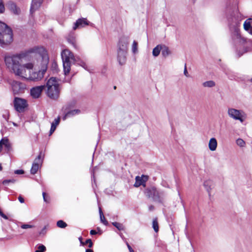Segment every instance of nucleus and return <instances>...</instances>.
I'll return each mask as SVG.
<instances>
[{"mask_svg": "<svg viewBox=\"0 0 252 252\" xmlns=\"http://www.w3.org/2000/svg\"><path fill=\"white\" fill-rule=\"evenodd\" d=\"M6 64L14 74L26 81L41 80L47 70L49 57L43 46H35L16 55L6 57Z\"/></svg>", "mask_w": 252, "mask_h": 252, "instance_id": "obj_1", "label": "nucleus"}, {"mask_svg": "<svg viewBox=\"0 0 252 252\" xmlns=\"http://www.w3.org/2000/svg\"><path fill=\"white\" fill-rule=\"evenodd\" d=\"M61 57L63 61V72L65 75H67L71 69L72 63H77L84 68L86 67V64L78 57L75 56L68 49H65L61 52Z\"/></svg>", "mask_w": 252, "mask_h": 252, "instance_id": "obj_2", "label": "nucleus"}, {"mask_svg": "<svg viewBox=\"0 0 252 252\" xmlns=\"http://www.w3.org/2000/svg\"><path fill=\"white\" fill-rule=\"evenodd\" d=\"M44 86L47 95L52 99H57L60 95L59 80L55 77L49 78Z\"/></svg>", "mask_w": 252, "mask_h": 252, "instance_id": "obj_3", "label": "nucleus"}, {"mask_svg": "<svg viewBox=\"0 0 252 252\" xmlns=\"http://www.w3.org/2000/svg\"><path fill=\"white\" fill-rule=\"evenodd\" d=\"M13 40L11 29L5 23L0 21V44L1 46L8 45Z\"/></svg>", "mask_w": 252, "mask_h": 252, "instance_id": "obj_4", "label": "nucleus"}, {"mask_svg": "<svg viewBox=\"0 0 252 252\" xmlns=\"http://www.w3.org/2000/svg\"><path fill=\"white\" fill-rule=\"evenodd\" d=\"M227 114L230 118L239 121L241 123H243L246 118V114L243 111L233 108H228Z\"/></svg>", "mask_w": 252, "mask_h": 252, "instance_id": "obj_5", "label": "nucleus"}, {"mask_svg": "<svg viewBox=\"0 0 252 252\" xmlns=\"http://www.w3.org/2000/svg\"><path fill=\"white\" fill-rule=\"evenodd\" d=\"M12 89L14 94L24 93L27 89V85L24 83L14 81L11 84Z\"/></svg>", "mask_w": 252, "mask_h": 252, "instance_id": "obj_6", "label": "nucleus"}, {"mask_svg": "<svg viewBox=\"0 0 252 252\" xmlns=\"http://www.w3.org/2000/svg\"><path fill=\"white\" fill-rule=\"evenodd\" d=\"M27 106L28 104L26 100L19 97L15 98L14 107L17 111H23Z\"/></svg>", "mask_w": 252, "mask_h": 252, "instance_id": "obj_7", "label": "nucleus"}, {"mask_svg": "<svg viewBox=\"0 0 252 252\" xmlns=\"http://www.w3.org/2000/svg\"><path fill=\"white\" fill-rule=\"evenodd\" d=\"M91 23L85 18H81L77 19L74 23L72 29L74 31L79 28H83L87 26H89Z\"/></svg>", "mask_w": 252, "mask_h": 252, "instance_id": "obj_8", "label": "nucleus"}, {"mask_svg": "<svg viewBox=\"0 0 252 252\" xmlns=\"http://www.w3.org/2000/svg\"><path fill=\"white\" fill-rule=\"evenodd\" d=\"M145 193L147 196L154 199L159 198L163 195L162 192H159V191H157L156 189L154 187H151L149 189H146Z\"/></svg>", "mask_w": 252, "mask_h": 252, "instance_id": "obj_9", "label": "nucleus"}, {"mask_svg": "<svg viewBox=\"0 0 252 252\" xmlns=\"http://www.w3.org/2000/svg\"><path fill=\"white\" fill-rule=\"evenodd\" d=\"M42 157V153H40L38 157L35 159L31 169V174H35L37 172L40 165L42 163L41 158Z\"/></svg>", "mask_w": 252, "mask_h": 252, "instance_id": "obj_10", "label": "nucleus"}, {"mask_svg": "<svg viewBox=\"0 0 252 252\" xmlns=\"http://www.w3.org/2000/svg\"><path fill=\"white\" fill-rule=\"evenodd\" d=\"M129 42L128 37L127 36H122L120 38L118 45V50L123 51H127L128 45Z\"/></svg>", "mask_w": 252, "mask_h": 252, "instance_id": "obj_11", "label": "nucleus"}, {"mask_svg": "<svg viewBox=\"0 0 252 252\" xmlns=\"http://www.w3.org/2000/svg\"><path fill=\"white\" fill-rule=\"evenodd\" d=\"M44 86H39L33 87L31 90V94L32 97L36 98H38L41 94Z\"/></svg>", "mask_w": 252, "mask_h": 252, "instance_id": "obj_12", "label": "nucleus"}, {"mask_svg": "<svg viewBox=\"0 0 252 252\" xmlns=\"http://www.w3.org/2000/svg\"><path fill=\"white\" fill-rule=\"evenodd\" d=\"M127 51L118 50L117 59L121 65L124 64L126 60Z\"/></svg>", "mask_w": 252, "mask_h": 252, "instance_id": "obj_13", "label": "nucleus"}, {"mask_svg": "<svg viewBox=\"0 0 252 252\" xmlns=\"http://www.w3.org/2000/svg\"><path fill=\"white\" fill-rule=\"evenodd\" d=\"M148 180V177L142 175V176H137L135 178V183L134 185V187H138L140 186L145 187V183Z\"/></svg>", "mask_w": 252, "mask_h": 252, "instance_id": "obj_14", "label": "nucleus"}, {"mask_svg": "<svg viewBox=\"0 0 252 252\" xmlns=\"http://www.w3.org/2000/svg\"><path fill=\"white\" fill-rule=\"evenodd\" d=\"M218 147V142L217 139L212 137L210 139L208 142V148L212 152L215 151Z\"/></svg>", "mask_w": 252, "mask_h": 252, "instance_id": "obj_15", "label": "nucleus"}, {"mask_svg": "<svg viewBox=\"0 0 252 252\" xmlns=\"http://www.w3.org/2000/svg\"><path fill=\"white\" fill-rule=\"evenodd\" d=\"M235 41L238 46L244 45L246 42V39L242 36L239 33H237L235 38Z\"/></svg>", "mask_w": 252, "mask_h": 252, "instance_id": "obj_16", "label": "nucleus"}, {"mask_svg": "<svg viewBox=\"0 0 252 252\" xmlns=\"http://www.w3.org/2000/svg\"><path fill=\"white\" fill-rule=\"evenodd\" d=\"M245 30L252 34V19L250 18L246 20L244 23Z\"/></svg>", "mask_w": 252, "mask_h": 252, "instance_id": "obj_17", "label": "nucleus"}, {"mask_svg": "<svg viewBox=\"0 0 252 252\" xmlns=\"http://www.w3.org/2000/svg\"><path fill=\"white\" fill-rule=\"evenodd\" d=\"M43 0H32L31 7V12L32 13L33 11L37 10L41 5Z\"/></svg>", "mask_w": 252, "mask_h": 252, "instance_id": "obj_18", "label": "nucleus"}, {"mask_svg": "<svg viewBox=\"0 0 252 252\" xmlns=\"http://www.w3.org/2000/svg\"><path fill=\"white\" fill-rule=\"evenodd\" d=\"M80 113V110L79 109H74L66 112L63 117V120H65L67 118L74 116Z\"/></svg>", "mask_w": 252, "mask_h": 252, "instance_id": "obj_19", "label": "nucleus"}, {"mask_svg": "<svg viewBox=\"0 0 252 252\" xmlns=\"http://www.w3.org/2000/svg\"><path fill=\"white\" fill-rule=\"evenodd\" d=\"M10 10L15 14H19L20 13V9L17 6V5L13 2L10 3L8 4Z\"/></svg>", "mask_w": 252, "mask_h": 252, "instance_id": "obj_20", "label": "nucleus"}, {"mask_svg": "<svg viewBox=\"0 0 252 252\" xmlns=\"http://www.w3.org/2000/svg\"><path fill=\"white\" fill-rule=\"evenodd\" d=\"M3 146H4L7 149H9L10 147V144L8 140L6 138H2L0 141V152H1Z\"/></svg>", "mask_w": 252, "mask_h": 252, "instance_id": "obj_21", "label": "nucleus"}, {"mask_svg": "<svg viewBox=\"0 0 252 252\" xmlns=\"http://www.w3.org/2000/svg\"><path fill=\"white\" fill-rule=\"evenodd\" d=\"M60 121V118L59 117L55 119L54 122L51 124V127L50 130V135H51L55 130L56 127L59 124Z\"/></svg>", "mask_w": 252, "mask_h": 252, "instance_id": "obj_22", "label": "nucleus"}, {"mask_svg": "<svg viewBox=\"0 0 252 252\" xmlns=\"http://www.w3.org/2000/svg\"><path fill=\"white\" fill-rule=\"evenodd\" d=\"M216 86V83L213 80H209L204 82L202 86L204 88H213Z\"/></svg>", "mask_w": 252, "mask_h": 252, "instance_id": "obj_23", "label": "nucleus"}, {"mask_svg": "<svg viewBox=\"0 0 252 252\" xmlns=\"http://www.w3.org/2000/svg\"><path fill=\"white\" fill-rule=\"evenodd\" d=\"M161 48H162V47L160 45H157L153 50V51H152L153 55L155 57H158L160 54Z\"/></svg>", "mask_w": 252, "mask_h": 252, "instance_id": "obj_24", "label": "nucleus"}, {"mask_svg": "<svg viewBox=\"0 0 252 252\" xmlns=\"http://www.w3.org/2000/svg\"><path fill=\"white\" fill-rule=\"evenodd\" d=\"M99 213L101 222L104 225H107L108 224V221L105 219L100 207H99Z\"/></svg>", "mask_w": 252, "mask_h": 252, "instance_id": "obj_25", "label": "nucleus"}, {"mask_svg": "<svg viewBox=\"0 0 252 252\" xmlns=\"http://www.w3.org/2000/svg\"><path fill=\"white\" fill-rule=\"evenodd\" d=\"M236 144L240 147L243 148L246 146V143L244 140L241 138H238L236 140Z\"/></svg>", "mask_w": 252, "mask_h": 252, "instance_id": "obj_26", "label": "nucleus"}, {"mask_svg": "<svg viewBox=\"0 0 252 252\" xmlns=\"http://www.w3.org/2000/svg\"><path fill=\"white\" fill-rule=\"evenodd\" d=\"M133 53L136 54L138 52V43L136 41H133L131 46Z\"/></svg>", "mask_w": 252, "mask_h": 252, "instance_id": "obj_27", "label": "nucleus"}, {"mask_svg": "<svg viewBox=\"0 0 252 252\" xmlns=\"http://www.w3.org/2000/svg\"><path fill=\"white\" fill-rule=\"evenodd\" d=\"M68 42L71 44L74 48H77L76 40L74 37H71L67 39Z\"/></svg>", "mask_w": 252, "mask_h": 252, "instance_id": "obj_28", "label": "nucleus"}, {"mask_svg": "<svg viewBox=\"0 0 252 252\" xmlns=\"http://www.w3.org/2000/svg\"><path fill=\"white\" fill-rule=\"evenodd\" d=\"M153 228L156 232H158V222L157 219L156 218L153 220Z\"/></svg>", "mask_w": 252, "mask_h": 252, "instance_id": "obj_29", "label": "nucleus"}, {"mask_svg": "<svg viewBox=\"0 0 252 252\" xmlns=\"http://www.w3.org/2000/svg\"><path fill=\"white\" fill-rule=\"evenodd\" d=\"M112 224L115 226L119 230H124L125 229L124 226L120 223L114 222H112Z\"/></svg>", "mask_w": 252, "mask_h": 252, "instance_id": "obj_30", "label": "nucleus"}, {"mask_svg": "<svg viewBox=\"0 0 252 252\" xmlns=\"http://www.w3.org/2000/svg\"><path fill=\"white\" fill-rule=\"evenodd\" d=\"M57 225L58 227L62 228H65L67 226V224L62 220H60L57 221Z\"/></svg>", "mask_w": 252, "mask_h": 252, "instance_id": "obj_31", "label": "nucleus"}, {"mask_svg": "<svg viewBox=\"0 0 252 252\" xmlns=\"http://www.w3.org/2000/svg\"><path fill=\"white\" fill-rule=\"evenodd\" d=\"M210 184H211L210 181H205L204 183V186L206 188V189L208 192H210V190L211 189V185H210Z\"/></svg>", "mask_w": 252, "mask_h": 252, "instance_id": "obj_32", "label": "nucleus"}, {"mask_svg": "<svg viewBox=\"0 0 252 252\" xmlns=\"http://www.w3.org/2000/svg\"><path fill=\"white\" fill-rule=\"evenodd\" d=\"M46 250V247L44 245H40L35 252H44Z\"/></svg>", "mask_w": 252, "mask_h": 252, "instance_id": "obj_33", "label": "nucleus"}, {"mask_svg": "<svg viewBox=\"0 0 252 252\" xmlns=\"http://www.w3.org/2000/svg\"><path fill=\"white\" fill-rule=\"evenodd\" d=\"M81 243L83 245H84L85 244H89V248H91L93 246V243H92V240L91 239H87L85 243H83L82 242H81Z\"/></svg>", "mask_w": 252, "mask_h": 252, "instance_id": "obj_34", "label": "nucleus"}, {"mask_svg": "<svg viewBox=\"0 0 252 252\" xmlns=\"http://www.w3.org/2000/svg\"><path fill=\"white\" fill-rule=\"evenodd\" d=\"M4 6L2 0H0V13H2L4 11Z\"/></svg>", "mask_w": 252, "mask_h": 252, "instance_id": "obj_35", "label": "nucleus"}, {"mask_svg": "<svg viewBox=\"0 0 252 252\" xmlns=\"http://www.w3.org/2000/svg\"><path fill=\"white\" fill-rule=\"evenodd\" d=\"M32 227V225H30V224H23L21 226V228L23 229H28V228H31Z\"/></svg>", "mask_w": 252, "mask_h": 252, "instance_id": "obj_36", "label": "nucleus"}, {"mask_svg": "<svg viewBox=\"0 0 252 252\" xmlns=\"http://www.w3.org/2000/svg\"><path fill=\"white\" fill-rule=\"evenodd\" d=\"M14 173L16 174H23L24 171L23 170H16L14 171Z\"/></svg>", "mask_w": 252, "mask_h": 252, "instance_id": "obj_37", "label": "nucleus"}, {"mask_svg": "<svg viewBox=\"0 0 252 252\" xmlns=\"http://www.w3.org/2000/svg\"><path fill=\"white\" fill-rule=\"evenodd\" d=\"M249 51V49L247 47H245L243 50V52L241 53H239V56H240L243 55V53H246Z\"/></svg>", "mask_w": 252, "mask_h": 252, "instance_id": "obj_38", "label": "nucleus"}, {"mask_svg": "<svg viewBox=\"0 0 252 252\" xmlns=\"http://www.w3.org/2000/svg\"><path fill=\"white\" fill-rule=\"evenodd\" d=\"M127 247L129 251V252H134L133 249L131 248L130 246L128 244V243H126Z\"/></svg>", "mask_w": 252, "mask_h": 252, "instance_id": "obj_39", "label": "nucleus"}, {"mask_svg": "<svg viewBox=\"0 0 252 252\" xmlns=\"http://www.w3.org/2000/svg\"><path fill=\"white\" fill-rule=\"evenodd\" d=\"M18 200L21 203H23L24 202V198L21 196H19V197H18Z\"/></svg>", "mask_w": 252, "mask_h": 252, "instance_id": "obj_40", "label": "nucleus"}, {"mask_svg": "<svg viewBox=\"0 0 252 252\" xmlns=\"http://www.w3.org/2000/svg\"><path fill=\"white\" fill-rule=\"evenodd\" d=\"M14 181H11V180H5L3 182V184H6L7 183H8L9 182H14Z\"/></svg>", "mask_w": 252, "mask_h": 252, "instance_id": "obj_41", "label": "nucleus"}, {"mask_svg": "<svg viewBox=\"0 0 252 252\" xmlns=\"http://www.w3.org/2000/svg\"><path fill=\"white\" fill-rule=\"evenodd\" d=\"M90 234L91 235H95V234H96V232L95 230H92L90 231Z\"/></svg>", "mask_w": 252, "mask_h": 252, "instance_id": "obj_42", "label": "nucleus"}, {"mask_svg": "<svg viewBox=\"0 0 252 252\" xmlns=\"http://www.w3.org/2000/svg\"><path fill=\"white\" fill-rule=\"evenodd\" d=\"M184 74H185V75L186 76H188V71H187V70L186 67H185V70H184Z\"/></svg>", "mask_w": 252, "mask_h": 252, "instance_id": "obj_43", "label": "nucleus"}, {"mask_svg": "<svg viewBox=\"0 0 252 252\" xmlns=\"http://www.w3.org/2000/svg\"><path fill=\"white\" fill-rule=\"evenodd\" d=\"M45 194L46 193L45 192H43L42 193V195H43V199H44V201L46 202V198H45Z\"/></svg>", "mask_w": 252, "mask_h": 252, "instance_id": "obj_44", "label": "nucleus"}, {"mask_svg": "<svg viewBox=\"0 0 252 252\" xmlns=\"http://www.w3.org/2000/svg\"><path fill=\"white\" fill-rule=\"evenodd\" d=\"M1 217H2L3 218H4V219H5V220H7V219H8L7 217L5 215H4V214H3L1 215Z\"/></svg>", "mask_w": 252, "mask_h": 252, "instance_id": "obj_45", "label": "nucleus"}, {"mask_svg": "<svg viewBox=\"0 0 252 252\" xmlns=\"http://www.w3.org/2000/svg\"><path fill=\"white\" fill-rule=\"evenodd\" d=\"M57 64L56 63H52V67H56L57 66Z\"/></svg>", "mask_w": 252, "mask_h": 252, "instance_id": "obj_46", "label": "nucleus"}, {"mask_svg": "<svg viewBox=\"0 0 252 252\" xmlns=\"http://www.w3.org/2000/svg\"><path fill=\"white\" fill-rule=\"evenodd\" d=\"M86 252H94L91 249H87L86 250Z\"/></svg>", "mask_w": 252, "mask_h": 252, "instance_id": "obj_47", "label": "nucleus"}, {"mask_svg": "<svg viewBox=\"0 0 252 252\" xmlns=\"http://www.w3.org/2000/svg\"><path fill=\"white\" fill-rule=\"evenodd\" d=\"M2 166H1V164L0 163V171H1V170H2Z\"/></svg>", "mask_w": 252, "mask_h": 252, "instance_id": "obj_48", "label": "nucleus"}, {"mask_svg": "<svg viewBox=\"0 0 252 252\" xmlns=\"http://www.w3.org/2000/svg\"><path fill=\"white\" fill-rule=\"evenodd\" d=\"M249 81L252 83V77L249 80Z\"/></svg>", "mask_w": 252, "mask_h": 252, "instance_id": "obj_49", "label": "nucleus"}, {"mask_svg": "<svg viewBox=\"0 0 252 252\" xmlns=\"http://www.w3.org/2000/svg\"><path fill=\"white\" fill-rule=\"evenodd\" d=\"M3 213L1 211L0 212V216H1V215L3 214Z\"/></svg>", "mask_w": 252, "mask_h": 252, "instance_id": "obj_50", "label": "nucleus"}]
</instances>
